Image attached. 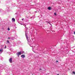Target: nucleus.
<instances>
[{"instance_id":"1a4fd4ad","label":"nucleus","mask_w":75,"mask_h":75,"mask_svg":"<svg viewBox=\"0 0 75 75\" xmlns=\"http://www.w3.org/2000/svg\"><path fill=\"white\" fill-rule=\"evenodd\" d=\"M72 73L74 74H75V72L74 71H73Z\"/></svg>"},{"instance_id":"6e6552de","label":"nucleus","mask_w":75,"mask_h":75,"mask_svg":"<svg viewBox=\"0 0 75 75\" xmlns=\"http://www.w3.org/2000/svg\"><path fill=\"white\" fill-rule=\"evenodd\" d=\"M0 52H3V49H0Z\"/></svg>"},{"instance_id":"9d476101","label":"nucleus","mask_w":75,"mask_h":75,"mask_svg":"<svg viewBox=\"0 0 75 75\" xmlns=\"http://www.w3.org/2000/svg\"><path fill=\"white\" fill-rule=\"evenodd\" d=\"M46 23H49V22L48 21H46Z\"/></svg>"},{"instance_id":"6ab92c4d","label":"nucleus","mask_w":75,"mask_h":75,"mask_svg":"<svg viewBox=\"0 0 75 75\" xmlns=\"http://www.w3.org/2000/svg\"><path fill=\"white\" fill-rule=\"evenodd\" d=\"M8 39H10V38H8Z\"/></svg>"},{"instance_id":"39448f33","label":"nucleus","mask_w":75,"mask_h":75,"mask_svg":"<svg viewBox=\"0 0 75 75\" xmlns=\"http://www.w3.org/2000/svg\"><path fill=\"white\" fill-rule=\"evenodd\" d=\"M12 21L13 22H15V19L14 18H13L12 19Z\"/></svg>"},{"instance_id":"7ed1b4c3","label":"nucleus","mask_w":75,"mask_h":75,"mask_svg":"<svg viewBox=\"0 0 75 75\" xmlns=\"http://www.w3.org/2000/svg\"><path fill=\"white\" fill-rule=\"evenodd\" d=\"M13 58H11L10 59V63H12L13 62Z\"/></svg>"},{"instance_id":"20e7f679","label":"nucleus","mask_w":75,"mask_h":75,"mask_svg":"<svg viewBox=\"0 0 75 75\" xmlns=\"http://www.w3.org/2000/svg\"><path fill=\"white\" fill-rule=\"evenodd\" d=\"M21 57L22 58H25V55L24 54H22L21 56Z\"/></svg>"},{"instance_id":"dca6fc26","label":"nucleus","mask_w":75,"mask_h":75,"mask_svg":"<svg viewBox=\"0 0 75 75\" xmlns=\"http://www.w3.org/2000/svg\"><path fill=\"white\" fill-rule=\"evenodd\" d=\"M25 28H26V25H25Z\"/></svg>"},{"instance_id":"aec40b11","label":"nucleus","mask_w":75,"mask_h":75,"mask_svg":"<svg viewBox=\"0 0 75 75\" xmlns=\"http://www.w3.org/2000/svg\"><path fill=\"white\" fill-rule=\"evenodd\" d=\"M57 75H59V74H57Z\"/></svg>"},{"instance_id":"0eeeda50","label":"nucleus","mask_w":75,"mask_h":75,"mask_svg":"<svg viewBox=\"0 0 75 75\" xmlns=\"http://www.w3.org/2000/svg\"><path fill=\"white\" fill-rule=\"evenodd\" d=\"M47 8L48 10H51V7H49Z\"/></svg>"},{"instance_id":"423d86ee","label":"nucleus","mask_w":75,"mask_h":75,"mask_svg":"<svg viewBox=\"0 0 75 75\" xmlns=\"http://www.w3.org/2000/svg\"><path fill=\"white\" fill-rule=\"evenodd\" d=\"M21 52V54H24V51H20Z\"/></svg>"},{"instance_id":"9b49d317","label":"nucleus","mask_w":75,"mask_h":75,"mask_svg":"<svg viewBox=\"0 0 75 75\" xmlns=\"http://www.w3.org/2000/svg\"><path fill=\"white\" fill-rule=\"evenodd\" d=\"M7 42H8V43L9 42V41H8V40H7Z\"/></svg>"},{"instance_id":"ddd939ff","label":"nucleus","mask_w":75,"mask_h":75,"mask_svg":"<svg viewBox=\"0 0 75 75\" xmlns=\"http://www.w3.org/2000/svg\"><path fill=\"white\" fill-rule=\"evenodd\" d=\"M8 31H10V28H8Z\"/></svg>"},{"instance_id":"f8f14e48","label":"nucleus","mask_w":75,"mask_h":75,"mask_svg":"<svg viewBox=\"0 0 75 75\" xmlns=\"http://www.w3.org/2000/svg\"><path fill=\"white\" fill-rule=\"evenodd\" d=\"M54 14L55 16H56V15H57V14L56 13H54Z\"/></svg>"},{"instance_id":"4be33fe9","label":"nucleus","mask_w":75,"mask_h":75,"mask_svg":"<svg viewBox=\"0 0 75 75\" xmlns=\"http://www.w3.org/2000/svg\"><path fill=\"white\" fill-rule=\"evenodd\" d=\"M32 75H33V74H32Z\"/></svg>"},{"instance_id":"4468645a","label":"nucleus","mask_w":75,"mask_h":75,"mask_svg":"<svg viewBox=\"0 0 75 75\" xmlns=\"http://www.w3.org/2000/svg\"><path fill=\"white\" fill-rule=\"evenodd\" d=\"M4 48L5 49H6V46H5Z\"/></svg>"},{"instance_id":"f03ea898","label":"nucleus","mask_w":75,"mask_h":75,"mask_svg":"<svg viewBox=\"0 0 75 75\" xmlns=\"http://www.w3.org/2000/svg\"><path fill=\"white\" fill-rule=\"evenodd\" d=\"M17 55H18V57H19V55H21V52H18L17 53Z\"/></svg>"},{"instance_id":"2eb2a0df","label":"nucleus","mask_w":75,"mask_h":75,"mask_svg":"<svg viewBox=\"0 0 75 75\" xmlns=\"http://www.w3.org/2000/svg\"><path fill=\"white\" fill-rule=\"evenodd\" d=\"M40 70H41V68H40L39 69V71H40Z\"/></svg>"},{"instance_id":"a211bd4d","label":"nucleus","mask_w":75,"mask_h":75,"mask_svg":"<svg viewBox=\"0 0 75 75\" xmlns=\"http://www.w3.org/2000/svg\"><path fill=\"white\" fill-rule=\"evenodd\" d=\"M58 62V61H56V62Z\"/></svg>"},{"instance_id":"412c9836","label":"nucleus","mask_w":75,"mask_h":75,"mask_svg":"<svg viewBox=\"0 0 75 75\" xmlns=\"http://www.w3.org/2000/svg\"><path fill=\"white\" fill-rule=\"evenodd\" d=\"M9 61H10V59H9Z\"/></svg>"},{"instance_id":"f3484780","label":"nucleus","mask_w":75,"mask_h":75,"mask_svg":"<svg viewBox=\"0 0 75 75\" xmlns=\"http://www.w3.org/2000/svg\"><path fill=\"white\" fill-rule=\"evenodd\" d=\"M24 18H23L22 19V20L23 21V20H24Z\"/></svg>"},{"instance_id":"f257e3e1","label":"nucleus","mask_w":75,"mask_h":75,"mask_svg":"<svg viewBox=\"0 0 75 75\" xmlns=\"http://www.w3.org/2000/svg\"><path fill=\"white\" fill-rule=\"evenodd\" d=\"M25 35L27 41H28V37L27 36V31L26 30L25 32Z\"/></svg>"}]
</instances>
